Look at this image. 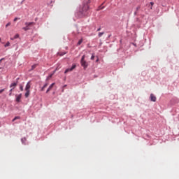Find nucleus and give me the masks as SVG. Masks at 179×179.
Here are the masks:
<instances>
[{"instance_id": "1", "label": "nucleus", "mask_w": 179, "mask_h": 179, "mask_svg": "<svg viewBox=\"0 0 179 179\" xmlns=\"http://www.w3.org/2000/svg\"><path fill=\"white\" fill-rule=\"evenodd\" d=\"M89 4H85L82 9L80 10L78 13L76 15L78 17H85V16H87L89 15Z\"/></svg>"}, {"instance_id": "2", "label": "nucleus", "mask_w": 179, "mask_h": 179, "mask_svg": "<svg viewBox=\"0 0 179 179\" xmlns=\"http://www.w3.org/2000/svg\"><path fill=\"white\" fill-rule=\"evenodd\" d=\"M85 56L83 55L81 58V60H80V64H81V66H83L84 69H86V68H87V62H86L85 60Z\"/></svg>"}, {"instance_id": "3", "label": "nucleus", "mask_w": 179, "mask_h": 179, "mask_svg": "<svg viewBox=\"0 0 179 179\" xmlns=\"http://www.w3.org/2000/svg\"><path fill=\"white\" fill-rule=\"evenodd\" d=\"M76 68V65H73L71 68L65 70L64 73H68V72H72Z\"/></svg>"}, {"instance_id": "4", "label": "nucleus", "mask_w": 179, "mask_h": 179, "mask_svg": "<svg viewBox=\"0 0 179 179\" xmlns=\"http://www.w3.org/2000/svg\"><path fill=\"white\" fill-rule=\"evenodd\" d=\"M150 99L151 101H154V102L156 101L157 100L156 96H155V94H150Z\"/></svg>"}, {"instance_id": "5", "label": "nucleus", "mask_w": 179, "mask_h": 179, "mask_svg": "<svg viewBox=\"0 0 179 179\" xmlns=\"http://www.w3.org/2000/svg\"><path fill=\"white\" fill-rule=\"evenodd\" d=\"M30 87H31V85L30 84V82H28L25 87V90H30Z\"/></svg>"}, {"instance_id": "6", "label": "nucleus", "mask_w": 179, "mask_h": 179, "mask_svg": "<svg viewBox=\"0 0 179 179\" xmlns=\"http://www.w3.org/2000/svg\"><path fill=\"white\" fill-rule=\"evenodd\" d=\"M55 85V83H52L50 87H48V89L46 91V93H48V92H50V90H51V89H52V87H54V85Z\"/></svg>"}, {"instance_id": "7", "label": "nucleus", "mask_w": 179, "mask_h": 179, "mask_svg": "<svg viewBox=\"0 0 179 179\" xmlns=\"http://www.w3.org/2000/svg\"><path fill=\"white\" fill-rule=\"evenodd\" d=\"M20 99H22V94H20L18 96L16 97V101L17 103H20Z\"/></svg>"}, {"instance_id": "8", "label": "nucleus", "mask_w": 179, "mask_h": 179, "mask_svg": "<svg viewBox=\"0 0 179 179\" xmlns=\"http://www.w3.org/2000/svg\"><path fill=\"white\" fill-rule=\"evenodd\" d=\"M16 86H17V83H11L10 87L11 89H15V87H16Z\"/></svg>"}, {"instance_id": "9", "label": "nucleus", "mask_w": 179, "mask_h": 179, "mask_svg": "<svg viewBox=\"0 0 179 179\" xmlns=\"http://www.w3.org/2000/svg\"><path fill=\"white\" fill-rule=\"evenodd\" d=\"M34 24V22H25V26L30 27V26Z\"/></svg>"}, {"instance_id": "10", "label": "nucleus", "mask_w": 179, "mask_h": 179, "mask_svg": "<svg viewBox=\"0 0 179 179\" xmlns=\"http://www.w3.org/2000/svg\"><path fill=\"white\" fill-rule=\"evenodd\" d=\"M65 54H66V52H59L57 53V55H59V57H62V56L65 55Z\"/></svg>"}, {"instance_id": "11", "label": "nucleus", "mask_w": 179, "mask_h": 179, "mask_svg": "<svg viewBox=\"0 0 179 179\" xmlns=\"http://www.w3.org/2000/svg\"><path fill=\"white\" fill-rule=\"evenodd\" d=\"M26 93H25V97L27 99V97H29V96H30V90H25Z\"/></svg>"}, {"instance_id": "12", "label": "nucleus", "mask_w": 179, "mask_h": 179, "mask_svg": "<svg viewBox=\"0 0 179 179\" xmlns=\"http://www.w3.org/2000/svg\"><path fill=\"white\" fill-rule=\"evenodd\" d=\"M22 30H24V31H27V30H30V27H22Z\"/></svg>"}, {"instance_id": "13", "label": "nucleus", "mask_w": 179, "mask_h": 179, "mask_svg": "<svg viewBox=\"0 0 179 179\" xmlns=\"http://www.w3.org/2000/svg\"><path fill=\"white\" fill-rule=\"evenodd\" d=\"M54 73H55V70L53 71V73L52 74H50L48 77V79H51L52 78V76H54Z\"/></svg>"}, {"instance_id": "14", "label": "nucleus", "mask_w": 179, "mask_h": 179, "mask_svg": "<svg viewBox=\"0 0 179 179\" xmlns=\"http://www.w3.org/2000/svg\"><path fill=\"white\" fill-rule=\"evenodd\" d=\"M37 67V64H34L31 66V71H33L34 69H36V68Z\"/></svg>"}, {"instance_id": "15", "label": "nucleus", "mask_w": 179, "mask_h": 179, "mask_svg": "<svg viewBox=\"0 0 179 179\" xmlns=\"http://www.w3.org/2000/svg\"><path fill=\"white\" fill-rule=\"evenodd\" d=\"M47 86H48V83L45 84V85H43V87H42L41 91H42V92H44V89H45V87H47Z\"/></svg>"}, {"instance_id": "16", "label": "nucleus", "mask_w": 179, "mask_h": 179, "mask_svg": "<svg viewBox=\"0 0 179 179\" xmlns=\"http://www.w3.org/2000/svg\"><path fill=\"white\" fill-rule=\"evenodd\" d=\"M82 43H83V39H80V40L78 42L77 45H80V44H82Z\"/></svg>"}, {"instance_id": "17", "label": "nucleus", "mask_w": 179, "mask_h": 179, "mask_svg": "<svg viewBox=\"0 0 179 179\" xmlns=\"http://www.w3.org/2000/svg\"><path fill=\"white\" fill-rule=\"evenodd\" d=\"M19 119H20V117H19V116L15 117L14 119L13 120V122L16 121V120H19Z\"/></svg>"}, {"instance_id": "18", "label": "nucleus", "mask_w": 179, "mask_h": 179, "mask_svg": "<svg viewBox=\"0 0 179 179\" xmlns=\"http://www.w3.org/2000/svg\"><path fill=\"white\" fill-rule=\"evenodd\" d=\"M103 34H104V32H99L98 34V37H101V36H103Z\"/></svg>"}, {"instance_id": "19", "label": "nucleus", "mask_w": 179, "mask_h": 179, "mask_svg": "<svg viewBox=\"0 0 179 179\" xmlns=\"http://www.w3.org/2000/svg\"><path fill=\"white\" fill-rule=\"evenodd\" d=\"M14 38L16 40V38H19V34H17L14 36Z\"/></svg>"}, {"instance_id": "20", "label": "nucleus", "mask_w": 179, "mask_h": 179, "mask_svg": "<svg viewBox=\"0 0 179 179\" xmlns=\"http://www.w3.org/2000/svg\"><path fill=\"white\" fill-rule=\"evenodd\" d=\"M10 45V43L7 42L6 44L5 45V47H9Z\"/></svg>"}, {"instance_id": "21", "label": "nucleus", "mask_w": 179, "mask_h": 179, "mask_svg": "<svg viewBox=\"0 0 179 179\" xmlns=\"http://www.w3.org/2000/svg\"><path fill=\"white\" fill-rule=\"evenodd\" d=\"M20 89L21 92H23V85H20Z\"/></svg>"}, {"instance_id": "22", "label": "nucleus", "mask_w": 179, "mask_h": 179, "mask_svg": "<svg viewBox=\"0 0 179 179\" xmlns=\"http://www.w3.org/2000/svg\"><path fill=\"white\" fill-rule=\"evenodd\" d=\"M22 143H24V142H26V138H22Z\"/></svg>"}, {"instance_id": "23", "label": "nucleus", "mask_w": 179, "mask_h": 179, "mask_svg": "<svg viewBox=\"0 0 179 179\" xmlns=\"http://www.w3.org/2000/svg\"><path fill=\"white\" fill-rule=\"evenodd\" d=\"M3 92H5V89L0 90V94H1Z\"/></svg>"}, {"instance_id": "24", "label": "nucleus", "mask_w": 179, "mask_h": 179, "mask_svg": "<svg viewBox=\"0 0 179 179\" xmlns=\"http://www.w3.org/2000/svg\"><path fill=\"white\" fill-rule=\"evenodd\" d=\"M9 26H10V22H8V24H6V27H8Z\"/></svg>"}, {"instance_id": "25", "label": "nucleus", "mask_w": 179, "mask_h": 179, "mask_svg": "<svg viewBox=\"0 0 179 179\" xmlns=\"http://www.w3.org/2000/svg\"><path fill=\"white\" fill-rule=\"evenodd\" d=\"M91 59H92V60L94 59V55H92Z\"/></svg>"}, {"instance_id": "26", "label": "nucleus", "mask_w": 179, "mask_h": 179, "mask_svg": "<svg viewBox=\"0 0 179 179\" xmlns=\"http://www.w3.org/2000/svg\"><path fill=\"white\" fill-rule=\"evenodd\" d=\"M19 19H20V18L15 17V18L14 19V22H16L17 20H19Z\"/></svg>"}, {"instance_id": "27", "label": "nucleus", "mask_w": 179, "mask_h": 179, "mask_svg": "<svg viewBox=\"0 0 179 179\" xmlns=\"http://www.w3.org/2000/svg\"><path fill=\"white\" fill-rule=\"evenodd\" d=\"M139 9H141V6H138V7L136 8V10H139Z\"/></svg>"}, {"instance_id": "28", "label": "nucleus", "mask_w": 179, "mask_h": 179, "mask_svg": "<svg viewBox=\"0 0 179 179\" xmlns=\"http://www.w3.org/2000/svg\"><path fill=\"white\" fill-rule=\"evenodd\" d=\"M150 5H151L152 6H153V5H155V3L150 2Z\"/></svg>"}, {"instance_id": "29", "label": "nucleus", "mask_w": 179, "mask_h": 179, "mask_svg": "<svg viewBox=\"0 0 179 179\" xmlns=\"http://www.w3.org/2000/svg\"><path fill=\"white\" fill-rule=\"evenodd\" d=\"M100 30H101V28H99V29H97V31H100Z\"/></svg>"}, {"instance_id": "30", "label": "nucleus", "mask_w": 179, "mask_h": 179, "mask_svg": "<svg viewBox=\"0 0 179 179\" xmlns=\"http://www.w3.org/2000/svg\"><path fill=\"white\" fill-rule=\"evenodd\" d=\"M10 40H15V37L10 38Z\"/></svg>"}, {"instance_id": "31", "label": "nucleus", "mask_w": 179, "mask_h": 179, "mask_svg": "<svg viewBox=\"0 0 179 179\" xmlns=\"http://www.w3.org/2000/svg\"><path fill=\"white\" fill-rule=\"evenodd\" d=\"M96 62H99V58H97V59H96Z\"/></svg>"}, {"instance_id": "32", "label": "nucleus", "mask_w": 179, "mask_h": 179, "mask_svg": "<svg viewBox=\"0 0 179 179\" xmlns=\"http://www.w3.org/2000/svg\"><path fill=\"white\" fill-rule=\"evenodd\" d=\"M3 59H0V62H1V61H3Z\"/></svg>"}, {"instance_id": "33", "label": "nucleus", "mask_w": 179, "mask_h": 179, "mask_svg": "<svg viewBox=\"0 0 179 179\" xmlns=\"http://www.w3.org/2000/svg\"><path fill=\"white\" fill-rule=\"evenodd\" d=\"M12 90H13V88H11V89L10 90V92H12Z\"/></svg>"}, {"instance_id": "34", "label": "nucleus", "mask_w": 179, "mask_h": 179, "mask_svg": "<svg viewBox=\"0 0 179 179\" xmlns=\"http://www.w3.org/2000/svg\"><path fill=\"white\" fill-rule=\"evenodd\" d=\"M134 13H135V15H136V11Z\"/></svg>"}, {"instance_id": "35", "label": "nucleus", "mask_w": 179, "mask_h": 179, "mask_svg": "<svg viewBox=\"0 0 179 179\" xmlns=\"http://www.w3.org/2000/svg\"><path fill=\"white\" fill-rule=\"evenodd\" d=\"M0 69H2V68L0 67Z\"/></svg>"}, {"instance_id": "36", "label": "nucleus", "mask_w": 179, "mask_h": 179, "mask_svg": "<svg viewBox=\"0 0 179 179\" xmlns=\"http://www.w3.org/2000/svg\"><path fill=\"white\" fill-rule=\"evenodd\" d=\"M0 41H1V38H0Z\"/></svg>"}]
</instances>
